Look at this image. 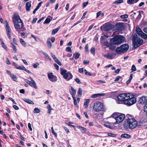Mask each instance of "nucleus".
I'll return each instance as SVG.
<instances>
[{
  "instance_id": "19",
  "label": "nucleus",
  "mask_w": 147,
  "mask_h": 147,
  "mask_svg": "<svg viewBox=\"0 0 147 147\" xmlns=\"http://www.w3.org/2000/svg\"><path fill=\"white\" fill-rule=\"evenodd\" d=\"M121 138H124L127 139L130 138L131 137V136L127 134H122L121 136Z\"/></svg>"
},
{
  "instance_id": "25",
  "label": "nucleus",
  "mask_w": 147,
  "mask_h": 147,
  "mask_svg": "<svg viewBox=\"0 0 147 147\" xmlns=\"http://www.w3.org/2000/svg\"><path fill=\"white\" fill-rule=\"evenodd\" d=\"M0 41L1 42V44L2 47L6 50H7V47L4 42L2 41L1 39H0Z\"/></svg>"
},
{
  "instance_id": "37",
  "label": "nucleus",
  "mask_w": 147,
  "mask_h": 147,
  "mask_svg": "<svg viewBox=\"0 0 147 147\" xmlns=\"http://www.w3.org/2000/svg\"><path fill=\"white\" fill-rule=\"evenodd\" d=\"M131 70L132 72L135 71L136 70V69L134 65H132Z\"/></svg>"
},
{
  "instance_id": "14",
  "label": "nucleus",
  "mask_w": 147,
  "mask_h": 147,
  "mask_svg": "<svg viewBox=\"0 0 147 147\" xmlns=\"http://www.w3.org/2000/svg\"><path fill=\"white\" fill-rule=\"evenodd\" d=\"M24 81L31 87H33L36 89L37 88L36 82L34 81H30L26 79H25Z\"/></svg>"
},
{
  "instance_id": "23",
  "label": "nucleus",
  "mask_w": 147,
  "mask_h": 147,
  "mask_svg": "<svg viewBox=\"0 0 147 147\" xmlns=\"http://www.w3.org/2000/svg\"><path fill=\"white\" fill-rule=\"evenodd\" d=\"M24 101L28 103L31 104H34V103L31 100L25 98L23 99Z\"/></svg>"
},
{
  "instance_id": "48",
  "label": "nucleus",
  "mask_w": 147,
  "mask_h": 147,
  "mask_svg": "<svg viewBox=\"0 0 147 147\" xmlns=\"http://www.w3.org/2000/svg\"><path fill=\"white\" fill-rule=\"evenodd\" d=\"M121 78L122 77H121L118 76L116 78L115 80V82H117L119 80V79H121Z\"/></svg>"
},
{
  "instance_id": "47",
  "label": "nucleus",
  "mask_w": 147,
  "mask_h": 147,
  "mask_svg": "<svg viewBox=\"0 0 147 147\" xmlns=\"http://www.w3.org/2000/svg\"><path fill=\"white\" fill-rule=\"evenodd\" d=\"M39 65V63H34L33 65V66L34 68H36Z\"/></svg>"
},
{
  "instance_id": "21",
  "label": "nucleus",
  "mask_w": 147,
  "mask_h": 147,
  "mask_svg": "<svg viewBox=\"0 0 147 147\" xmlns=\"http://www.w3.org/2000/svg\"><path fill=\"white\" fill-rule=\"evenodd\" d=\"M105 95L104 93L94 94L92 95L90 97L92 98H95L101 96H104Z\"/></svg>"
},
{
  "instance_id": "24",
  "label": "nucleus",
  "mask_w": 147,
  "mask_h": 147,
  "mask_svg": "<svg viewBox=\"0 0 147 147\" xmlns=\"http://www.w3.org/2000/svg\"><path fill=\"white\" fill-rule=\"evenodd\" d=\"M60 27H58L57 28L53 29L51 33L52 34L54 35L60 29Z\"/></svg>"
},
{
  "instance_id": "9",
  "label": "nucleus",
  "mask_w": 147,
  "mask_h": 147,
  "mask_svg": "<svg viewBox=\"0 0 147 147\" xmlns=\"http://www.w3.org/2000/svg\"><path fill=\"white\" fill-rule=\"evenodd\" d=\"M61 74L63 76V78L67 81L72 79L73 77L71 73L69 71L67 72V71L66 70H61Z\"/></svg>"
},
{
  "instance_id": "15",
  "label": "nucleus",
  "mask_w": 147,
  "mask_h": 147,
  "mask_svg": "<svg viewBox=\"0 0 147 147\" xmlns=\"http://www.w3.org/2000/svg\"><path fill=\"white\" fill-rule=\"evenodd\" d=\"M127 94H121L118 95L117 97L118 100L119 101H123L125 100L126 97L127 96Z\"/></svg>"
},
{
  "instance_id": "7",
  "label": "nucleus",
  "mask_w": 147,
  "mask_h": 147,
  "mask_svg": "<svg viewBox=\"0 0 147 147\" xmlns=\"http://www.w3.org/2000/svg\"><path fill=\"white\" fill-rule=\"evenodd\" d=\"M112 117L115 118L116 121L115 124H118L122 121L125 119V115L124 114L115 113L112 115Z\"/></svg>"
},
{
  "instance_id": "59",
  "label": "nucleus",
  "mask_w": 147,
  "mask_h": 147,
  "mask_svg": "<svg viewBox=\"0 0 147 147\" xmlns=\"http://www.w3.org/2000/svg\"><path fill=\"white\" fill-rule=\"evenodd\" d=\"M87 13V11H85L84 13L83 16L81 18V19L82 20L84 19L85 18V16L86 15V13Z\"/></svg>"
},
{
  "instance_id": "34",
  "label": "nucleus",
  "mask_w": 147,
  "mask_h": 147,
  "mask_svg": "<svg viewBox=\"0 0 147 147\" xmlns=\"http://www.w3.org/2000/svg\"><path fill=\"white\" fill-rule=\"evenodd\" d=\"M42 53L45 55L46 58L50 61L51 60V59L49 57V55L43 52H42Z\"/></svg>"
},
{
  "instance_id": "29",
  "label": "nucleus",
  "mask_w": 147,
  "mask_h": 147,
  "mask_svg": "<svg viewBox=\"0 0 147 147\" xmlns=\"http://www.w3.org/2000/svg\"><path fill=\"white\" fill-rule=\"evenodd\" d=\"M47 108L48 109V113L49 114H51V111L53 110V109L51 108L50 105L49 104L48 106L47 107Z\"/></svg>"
},
{
  "instance_id": "18",
  "label": "nucleus",
  "mask_w": 147,
  "mask_h": 147,
  "mask_svg": "<svg viewBox=\"0 0 147 147\" xmlns=\"http://www.w3.org/2000/svg\"><path fill=\"white\" fill-rule=\"evenodd\" d=\"M31 1H29L27 3L26 5V10L29 11L30 10V8L31 6Z\"/></svg>"
},
{
  "instance_id": "5",
  "label": "nucleus",
  "mask_w": 147,
  "mask_h": 147,
  "mask_svg": "<svg viewBox=\"0 0 147 147\" xmlns=\"http://www.w3.org/2000/svg\"><path fill=\"white\" fill-rule=\"evenodd\" d=\"M132 43L134 48H136L142 44L143 40L138 37L137 34H135L132 39Z\"/></svg>"
},
{
  "instance_id": "40",
  "label": "nucleus",
  "mask_w": 147,
  "mask_h": 147,
  "mask_svg": "<svg viewBox=\"0 0 147 147\" xmlns=\"http://www.w3.org/2000/svg\"><path fill=\"white\" fill-rule=\"evenodd\" d=\"M90 52L92 53V54L93 55L95 54V51L94 48V47H92L90 49Z\"/></svg>"
},
{
  "instance_id": "28",
  "label": "nucleus",
  "mask_w": 147,
  "mask_h": 147,
  "mask_svg": "<svg viewBox=\"0 0 147 147\" xmlns=\"http://www.w3.org/2000/svg\"><path fill=\"white\" fill-rule=\"evenodd\" d=\"M20 42L24 47H26V43L23 39L22 38H20Z\"/></svg>"
},
{
  "instance_id": "36",
  "label": "nucleus",
  "mask_w": 147,
  "mask_h": 147,
  "mask_svg": "<svg viewBox=\"0 0 147 147\" xmlns=\"http://www.w3.org/2000/svg\"><path fill=\"white\" fill-rule=\"evenodd\" d=\"M80 54L78 53H76L74 55V56L75 58L76 59H77L79 58Z\"/></svg>"
},
{
  "instance_id": "63",
  "label": "nucleus",
  "mask_w": 147,
  "mask_h": 147,
  "mask_svg": "<svg viewBox=\"0 0 147 147\" xmlns=\"http://www.w3.org/2000/svg\"><path fill=\"white\" fill-rule=\"evenodd\" d=\"M112 44H111L110 47H109V49H115V47L114 46L112 45Z\"/></svg>"
},
{
  "instance_id": "1",
  "label": "nucleus",
  "mask_w": 147,
  "mask_h": 147,
  "mask_svg": "<svg viewBox=\"0 0 147 147\" xmlns=\"http://www.w3.org/2000/svg\"><path fill=\"white\" fill-rule=\"evenodd\" d=\"M137 125V122L134 119H128L125 121L123 126L126 129H133L136 127Z\"/></svg>"
},
{
  "instance_id": "43",
  "label": "nucleus",
  "mask_w": 147,
  "mask_h": 147,
  "mask_svg": "<svg viewBox=\"0 0 147 147\" xmlns=\"http://www.w3.org/2000/svg\"><path fill=\"white\" fill-rule=\"evenodd\" d=\"M66 51L67 52L71 53L72 52V51L71 48L70 47H67L66 49Z\"/></svg>"
},
{
  "instance_id": "20",
  "label": "nucleus",
  "mask_w": 147,
  "mask_h": 147,
  "mask_svg": "<svg viewBox=\"0 0 147 147\" xmlns=\"http://www.w3.org/2000/svg\"><path fill=\"white\" fill-rule=\"evenodd\" d=\"M139 0H127V3L128 4L130 5H132L134 3H136Z\"/></svg>"
},
{
  "instance_id": "53",
  "label": "nucleus",
  "mask_w": 147,
  "mask_h": 147,
  "mask_svg": "<svg viewBox=\"0 0 147 147\" xmlns=\"http://www.w3.org/2000/svg\"><path fill=\"white\" fill-rule=\"evenodd\" d=\"M88 2H84V3H83V7L84 8L85 7H86L88 4Z\"/></svg>"
},
{
  "instance_id": "60",
  "label": "nucleus",
  "mask_w": 147,
  "mask_h": 147,
  "mask_svg": "<svg viewBox=\"0 0 147 147\" xmlns=\"http://www.w3.org/2000/svg\"><path fill=\"white\" fill-rule=\"evenodd\" d=\"M94 24H93L92 25H91L89 28L88 29V31H89L90 30L93 28V26H94Z\"/></svg>"
},
{
  "instance_id": "27",
  "label": "nucleus",
  "mask_w": 147,
  "mask_h": 147,
  "mask_svg": "<svg viewBox=\"0 0 147 147\" xmlns=\"http://www.w3.org/2000/svg\"><path fill=\"white\" fill-rule=\"evenodd\" d=\"M90 102V100L89 99H86L84 103V106L85 108L88 107V104Z\"/></svg>"
},
{
  "instance_id": "2",
  "label": "nucleus",
  "mask_w": 147,
  "mask_h": 147,
  "mask_svg": "<svg viewBox=\"0 0 147 147\" xmlns=\"http://www.w3.org/2000/svg\"><path fill=\"white\" fill-rule=\"evenodd\" d=\"M125 40V37L122 35H119L115 36L111 38L110 40V42L111 44L118 45L124 42Z\"/></svg>"
},
{
  "instance_id": "35",
  "label": "nucleus",
  "mask_w": 147,
  "mask_h": 147,
  "mask_svg": "<svg viewBox=\"0 0 147 147\" xmlns=\"http://www.w3.org/2000/svg\"><path fill=\"white\" fill-rule=\"evenodd\" d=\"M108 135L109 136L112 137H115L116 136V134H113L111 133H109L108 134Z\"/></svg>"
},
{
  "instance_id": "44",
  "label": "nucleus",
  "mask_w": 147,
  "mask_h": 147,
  "mask_svg": "<svg viewBox=\"0 0 147 147\" xmlns=\"http://www.w3.org/2000/svg\"><path fill=\"white\" fill-rule=\"evenodd\" d=\"M128 15L127 14H125L121 15L120 17L122 19L126 18L128 17Z\"/></svg>"
},
{
  "instance_id": "46",
  "label": "nucleus",
  "mask_w": 147,
  "mask_h": 147,
  "mask_svg": "<svg viewBox=\"0 0 147 147\" xmlns=\"http://www.w3.org/2000/svg\"><path fill=\"white\" fill-rule=\"evenodd\" d=\"M123 2V0H118L115 2V3L118 4L122 3Z\"/></svg>"
},
{
  "instance_id": "8",
  "label": "nucleus",
  "mask_w": 147,
  "mask_h": 147,
  "mask_svg": "<svg viewBox=\"0 0 147 147\" xmlns=\"http://www.w3.org/2000/svg\"><path fill=\"white\" fill-rule=\"evenodd\" d=\"M129 49V45L127 44H125L122 45L120 47L117 48L116 49V51L119 54L123 53L127 51Z\"/></svg>"
},
{
  "instance_id": "3",
  "label": "nucleus",
  "mask_w": 147,
  "mask_h": 147,
  "mask_svg": "<svg viewBox=\"0 0 147 147\" xmlns=\"http://www.w3.org/2000/svg\"><path fill=\"white\" fill-rule=\"evenodd\" d=\"M12 20L16 29H20L22 28L23 22L18 15H14Z\"/></svg>"
},
{
  "instance_id": "17",
  "label": "nucleus",
  "mask_w": 147,
  "mask_h": 147,
  "mask_svg": "<svg viewBox=\"0 0 147 147\" xmlns=\"http://www.w3.org/2000/svg\"><path fill=\"white\" fill-rule=\"evenodd\" d=\"M103 56L107 59H112L114 58L113 55L112 54L109 53L104 55Z\"/></svg>"
},
{
  "instance_id": "11",
  "label": "nucleus",
  "mask_w": 147,
  "mask_h": 147,
  "mask_svg": "<svg viewBox=\"0 0 147 147\" xmlns=\"http://www.w3.org/2000/svg\"><path fill=\"white\" fill-rule=\"evenodd\" d=\"M103 30L108 32L113 28V26L109 23H107L103 26Z\"/></svg>"
},
{
  "instance_id": "31",
  "label": "nucleus",
  "mask_w": 147,
  "mask_h": 147,
  "mask_svg": "<svg viewBox=\"0 0 147 147\" xmlns=\"http://www.w3.org/2000/svg\"><path fill=\"white\" fill-rule=\"evenodd\" d=\"M40 112V110L38 108H36L34 109V113H38Z\"/></svg>"
},
{
  "instance_id": "22",
  "label": "nucleus",
  "mask_w": 147,
  "mask_h": 147,
  "mask_svg": "<svg viewBox=\"0 0 147 147\" xmlns=\"http://www.w3.org/2000/svg\"><path fill=\"white\" fill-rule=\"evenodd\" d=\"M72 92L71 93V95L73 98H75V96L76 94V91L72 87H71Z\"/></svg>"
},
{
  "instance_id": "45",
  "label": "nucleus",
  "mask_w": 147,
  "mask_h": 147,
  "mask_svg": "<svg viewBox=\"0 0 147 147\" xmlns=\"http://www.w3.org/2000/svg\"><path fill=\"white\" fill-rule=\"evenodd\" d=\"M111 44V43H109L108 42H105L104 44V45L105 46H106L107 47H110V44Z\"/></svg>"
},
{
  "instance_id": "50",
  "label": "nucleus",
  "mask_w": 147,
  "mask_h": 147,
  "mask_svg": "<svg viewBox=\"0 0 147 147\" xmlns=\"http://www.w3.org/2000/svg\"><path fill=\"white\" fill-rule=\"evenodd\" d=\"M83 63L84 65L88 64L89 63V61L88 60H84L83 61Z\"/></svg>"
},
{
  "instance_id": "30",
  "label": "nucleus",
  "mask_w": 147,
  "mask_h": 147,
  "mask_svg": "<svg viewBox=\"0 0 147 147\" xmlns=\"http://www.w3.org/2000/svg\"><path fill=\"white\" fill-rule=\"evenodd\" d=\"M47 45L48 47L49 48H51L52 46V44L50 41H47Z\"/></svg>"
},
{
  "instance_id": "51",
  "label": "nucleus",
  "mask_w": 147,
  "mask_h": 147,
  "mask_svg": "<svg viewBox=\"0 0 147 147\" xmlns=\"http://www.w3.org/2000/svg\"><path fill=\"white\" fill-rule=\"evenodd\" d=\"M85 50L86 52H87L89 51L88 49V44H87L85 47Z\"/></svg>"
},
{
  "instance_id": "13",
  "label": "nucleus",
  "mask_w": 147,
  "mask_h": 147,
  "mask_svg": "<svg viewBox=\"0 0 147 147\" xmlns=\"http://www.w3.org/2000/svg\"><path fill=\"white\" fill-rule=\"evenodd\" d=\"M5 29L6 31V33L8 36L9 38V39H11V29L10 28L9 26V25L8 23L7 22V24H6V27L5 28Z\"/></svg>"
},
{
  "instance_id": "10",
  "label": "nucleus",
  "mask_w": 147,
  "mask_h": 147,
  "mask_svg": "<svg viewBox=\"0 0 147 147\" xmlns=\"http://www.w3.org/2000/svg\"><path fill=\"white\" fill-rule=\"evenodd\" d=\"M136 32L140 37L144 39H147V34L143 32L139 27H136Z\"/></svg>"
},
{
  "instance_id": "32",
  "label": "nucleus",
  "mask_w": 147,
  "mask_h": 147,
  "mask_svg": "<svg viewBox=\"0 0 147 147\" xmlns=\"http://www.w3.org/2000/svg\"><path fill=\"white\" fill-rule=\"evenodd\" d=\"M17 69L20 70H24L25 67L24 66L21 65V66H18L17 67Z\"/></svg>"
},
{
  "instance_id": "55",
  "label": "nucleus",
  "mask_w": 147,
  "mask_h": 147,
  "mask_svg": "<svg viewBox=\"0 0 147 147\" xmlns=\"http://www.w3.org/2000/svg\"><path fill=\"white\" fill-rule=\"evenodd\" d=\"M28 127L29 129H30V130L31 131H32V128L31 127V125L30 123H29L28 124Z\"/></svg>"
},
{
  "instance_id": "64",
  "label": "nucleus",
  "mask_w": 147,
  "mask_h": 147,
  "mask_svg": "<svg viewBox=\"0 0 147 147\" xmlns=\"http://www.w3.org/2000/svg\"><path fill=\"white\" fill-rule=\"evenodd\" d=\"M143 31L145 33L147 34V27L144 28L143 29Z\"/></svg>"
},
{
  "instance_id": "52",
  "label": "nucleus",
  "mask_w": 147,
  "mask_h": 147,
  "mask_svg": "<svg viewBox=\"0 0 147 147\" xmlns=\"http://www.w3.org/2000/svg\"><path fill=\"white\" fill-rule=\"evenodd\" d=\"M6 63L8 65H10L11 64V63L10 62L9 60L7 57H6Z\"/></svg>"
},
{
  "instance_id": "4",
  "label": "nucleus",
  "mask_w": 147,
  "mask_h": 147,
  "mask_svg": "<svg viewBox=\"0 0 147 147\" xmlns=\"http://www.w3.org/2000/svg\"><path fill=\"white\" fill-rule=\"evenodd\" d=\"M93 109L94 111L96 112H105L106 111V109L103 103L99 101H97L94 103Z\"/></svg>"
},
{
  "instance_id": "26",
  "label": "nucleus",
  "mask_w": 147,
  "mask_h": 147,
  "mask_svg": "<svg viewBox=\"0 0 147 147\" xmlns=\"http://www.w3.org/2000/svg\"><path fill=\"white\" fill-rule=\"evenodd\" d=\"M78 128L81 129V131L82 133L86 132L87 131L86 129L84 127L78 126Z\"/></svg>"
},
{
  "instance_id": "12",
  "label": "nucleus",
  "mask_w": 147,
  "mask_h": 147,
  "mask_svg": "<svg viewBox=\"0 0 147 147\" xmlns=\"http://www.w3.org/2000/svg\"><path fill=\"white\" fill-rule=\"evenodd\" d=\"M48 77L49 79L52 82H55L57 80V77L55 76L52 73L48 74Z\"/></svg>"
},
{
  "instance_id": "61",
  "label": "nucleus",
  "mask_w": 147,
  "mask_h": 147,
  "mask_svg": "<svg viewBox=\"0 0 147 147\" xmlns=\"http://www.w3.org/2000/svg\"><path fill=\"white\" fill-rule=\"evenodd\" d=\"M13 107L14 108V109L16 110H18L19 109V107L17 105H14Z\"/></svg>"
},
{
  "instance_id": "39",
  "label": "nucleus",
  "mask_w": 147,
  "mask_h": 147,
  "mask_svg": "<svg viewBox=\"0 0 147 147\" xmlns=\"http://www.w3.org/2000/svg\"><path fill=\"white\" fill-rule=\"evenodd\" d=\"M84 72H85V74L86 75H88L89 76H91L92 75V74L90 72H88L87 71L86 69H85L84 70Z\"/></svg>"
},
{
  "instance_id": "62",
  "label": "nucleus",
  "mask_w": 147,
  "mask_h": 147,
  "mask_svg": "<svg viewBox=\"0 0 147 147\" xmlns=\"http://www.w3.org/2000/svg\"><path fill=\"white\" fill-rule=\"evenodd\" d=\"M9 99L12 101L13 103L14 104H16V102L13 99V98H9Z\"/></svg>"
},
{
  "instance_id": "54",
  "label": "nucleus",
  "mask_w": 147,
  "mask_h": 147,
  "mask_svg": "<svg viewBox=\"0 0 147 147\" xmlns=\"http://www.w3.org/2000/svg\"><path fill=\"white\" fill-rule=\"evenodd\" d=\"M12 48L14 51H15V52L17 51L16 47L15 45H13V46H12Z\"/></svg>"
},
{
  "instance_id": "16",
  "label": "nucleus",
  "mask_w": 147,
  "mask_h": 147,
  "mask_svg": "<svg viewBox=\"0 0 147 147\" xmlns=\"http://www.w3.org/2000/svg\"><path fill=\"white\" fill-rule=\"evenodd\" d=\"M139 102L141 104H144L147 102V97L142 96L141 97L139 101Z\"/></svg>"
},
{
  "instance_id": "49",
  "label": "nucleus",
  "mask_w": 147,
  "mask_h": 147,
  "mask_svg": "<svg viewBox=\"0 0 147 147\" xmlns=\"http://www.w3.org/2000/svg\"><path fill=\"white\" fill-rule=\"evenodd\" d=\"M75 81L78 84H81L82 82L80 81V79L79 78H76L75 80Z\"/></svg>"
},
{
  "instance_id": "42",
  "label": "nucleus",
  "mask_w": 147,
  "mask_h": 147,
  "mask_svg": "<svg viewBox=\"0 0 147 147\" xmlns=\"http://www.w3.org/2000/svg\"><path fill=\"white\" fill-rule=\"evenodd\" d=\"M82 90L81 88H79L78 92V94L80 95L81 96L82 95Z\"/></svg>"
},
{
  "instance_id": "58",
  "label": "nucleus",
  "mask_w": 147,
  "mask_h": 147,
  "mask_svg": "<svg viewBox=\"0 0 147 147\" xmlns=\"http://www.w3.org/2000/svg\"><path fill=\"white\" fill-rule=\"evenodd\" d=\"M54 65L57 70H58L59 69V66L57 64L55 63L54 64Z\"/></svg>"
},
{
  "instance_id": "38",
  "label": "nucleus",
  "mask_w": 147,
  "mask_h": 147,
  "mask_svg": "<svg viewBox=\"0 0 147 147\" xmlns=\"http://www.w3.org/2000/svg\"><path fill=\"white\" fill-rule=\"evenodd\" d=\"M51 21V20L49 18H47L45 20V21L44 22V24H45V23L48 24Z\"/></svg>"
},
{
  "instance_id": "33",
  "label": "nucleus",
  "mask_w": 147,
  "mask_h": 147,
  "mask_svg": "<svg viewBox=\"0 0 147 147\" xmlns=\"http://www.w3.org/2000/svg\"><path fill=\"white\" fill-rule=\"evenodd\" d=\"M12 78L13 80L15 81H16L17 80V78L16 75H12L10 76Z\"/></svg>"
},
{
  "instance_id": "56",
  "label": "nucleus",
  "mask_w": 147,
  "mask_h": 147,
  "mask_svg": "<svg viewBox=\"0 0 147 147\" xmlns=\"http://www.w3.org/2000/svg\"><path fill=\"white\" fill-rule=\"evenodd\" d=\"M63 128L66 131L67 133H68L69 132V130L66 127L63 126Z\"/></svg>"
},
{
  "instance_id": "6",
  "label": "nucleus",
  "mask_w": 147,
  "mask_h": 147,
  "mask_svg": "<svg viewBox=\"0 0 147 147\" xmlns=\"http://www.w3.org/2000/svg\"><path fill=\"white\" fill-rule=\"evenodd\" d=\"M136 102V99L133 95L129 94L126 97L125 100H124V103L130 106L134 104Z\"/></svg>"
},
{
  "instance_id": "57",
  "label": "nucleus",
  "mask_w": 147,
  "mask_h": 147,
  "mask_svg": "<svg viewBox=\"0 0 147 147\" xmlns=\"http://www.w3.org/2000/svg\"><path fill=\"white\" fill-rule=\"evenodd\" d=\"M69 3H67L66 4L65 8L67 11H68L69 9Z\"/></svg>"
},
{
  "instance_id": "41",
  "label": "nucleus",
  "mask_w": 147,
  "mask_h": 147,
  "mask_svg": "<svg viewBox=\"0 0 147 147\" xmlns=\"http://www.w3.org/2000/svg\"><path fill=\"white\" fill-rule=\"evenodd\" d=\"M74 100V104L75 105V106H76L77 107H78V105L77 104V102L76 101V98H73Z\"/></svg>"
}]
</instances>
